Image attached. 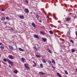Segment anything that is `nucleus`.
Returning a JSON list of instances; mask_svg holds the SVG:
<instances>
[{
  "instance_id": "nucleus-1",
  "label": "nucleus",
  "mask_w": 77,
  "mask_h": 77,
  "mask_svg": "<svg viewBox=\"0 0 77 77\" xmlns=\"http://www.w3.org/2000/svg\"><path fill=\"white\" fill-rule=\"evenodd\" d=\"M7 62L9 63V64H10V65H11V66H13V65H14V62L11 61L8 59H7Z\"/></svg>"
},
{
  "instance_id": "nucleus-2",
  "label": "nucleus",
  "mask_w": 77,
  "mask_h": 77,
  "mask_svg": "<svg viewBox=\"0 0 77 77\" xmlns=\"http://www.w3.org/2000/svg\"><path fill=\"white\" fill-rule=\"evenodd\" d=\"M8 57L9 59H14V57L12 55H8Z\"/></svg>"
},
{
  "instance_id": "nucleus-3",
  "label": "nucleus",
  "mask_w": 77,
  "mask_h": 77,
  "mask_svg": "<svg viewBox=\"0 0 77 77\" xmlns=\"http://www.w3.org/2000/svg\"><path fill=\"white\" fill-rule=\"evenodd\" d=\"M38 74H39V75H44L45 74V73L44 72H38Z\"/></svg>"
},
{
  "instance_id": "nucleus-4",
  "label": "nucleus",
  "mask_w": 77,
  "mask_h": 77,
  "mask_svg": "<svg viewBox=\"0 0 77 77\" xmlns=\"http://www.w3.org/2000/svg\"><path fill=\"white\" fill-rule=\"evenodd\" d=\"M65 19L66 21H70V20H71V18L69 17H67Z\"/></svg>"
},
{
  "instance_id": "nucleus-5",
  "label": "nucleus",
  "mask_w": 77,
  "mask_h": 77,
  "mask_svg": "<svg viewBox=\"0 0 77 77\" xmlns=\"http://www.w3.org/2000/svg\"><path fill=\"white\" fill-rule=\"evenodd\" d=\"M24 11L26 14H29V9L27 8L24 9Z\"/></svg>"
},
{
  "instance_id": "nucleus-6",
  "label": "nucleus",
  "mask_w": 77,
  "mask_h": 77,
  "mask_svg": "<svg viewBox=\"0 0 77 77\" xmlns=\"http://www.w3.org/2000/svg\"><path fill=\"white\" fill-rule=\"evenodd\" d=\"M9 48L11 50H12V51H13L14 50V47L11 45H9Z\"/></svg>"
},
{
  "instance_id": "nucleus-7",
  "label": "nucleus",
  "mask_w": 77,
  "mask_h": 77,
  "mask_svg": "<svg viewBox=\"0 0 77 77\" xmlns=\"http://www.w3.org/2000/svg\"><path fill=\"white\" fill-rule=\"evenodd\" d=\"M24 66L26 69H30V68H29V67L26 63L24 64Z\"/></svg>"
},
{
  "instance_id": "nucleus-8",
  "label": "nucleus",
  "mask_w": 77,
  "mask_h": 77,
  "mask_svg": "<svg viewBox=\"0 0 77 77\" xmlns=\"http://www.w3.org/2000/svg\"><path fill=\"white\" fill-rule=\"evenodd\" d=\"M34 37L35 38H37V39H39V37L38 36V35L34 34Z\"/></svg>"
},
{
  "instance_id": "nucleus-9",
  "label": "nucleus",
  "mask_w": 77,
  "mask_h": 77,
  "mask_svg": "<svg viewBox=\"0 0 77 77\" xmlns=\"http://www.w3.org/2000/svg\"><path fill=\"white\" fill-rule=\"evenodd\" d=\"M42 39L43 42H46L47 41V39L46 38H42Z\"/></svg>"
},
{
  "instance_id": "nucleus-10",
  "label": "nucleus",
  "mask_w": 77,
  "mask_h": 77,
  "mask_svg": "<svg viewBox=\"0 0 77 77\" xmlns=\"http://www.w3.org/2000/svg\"><path fill=\"white\" fill-rule=\"evenodd\" d=\"M48 62L49 63L50 65H53V64L51 63V61L50 60H48Z\"/></svg>"
},
{
  "instance_id": "nucleus-11",
  "label": "nucleus",
  "mask_w": 77,
  "mask_h": 77,
  "mask_svg": "<svg viewBox=\"0 0 77 77\" xmlns=\"http://www.w3.org/2000/svg\"><path fill=\"white\" fill-rule=\"evenodd\" d=\"M32 26H33V27H34L35 28V27H36V25H35V24L33 23H32Z\"/></svg>"
},
{
  "instance_id": "nucleus-12",
  "label": "nucleus",
  "mask_w": 77,
  "mask_h": 77,
  "mask_svg": "<svg viewBox=\"0 0 77 77\" xmlns=\"http://www.w3.org/2000/svg\"><path fill=\"white\" fill-rule=\"evenodd\" d=\"M19 17L20 18H21V19H24V17L23 15H20Z\"/></svg>"
},
{
  "instance_id": "nucleus-13",
  "label": "nucleus",
  "mask_w": 77,
  "mask_h": 77,
  "mask_svg": "<svg viewBox=\"0 0 77 77\" xmlns=\"http://www.w3.org/2000/svg\"><path fill=\"white\" fill-rule=\"evenodd\" d=\"M14 73H15V74H17V73H18V71L17 70H15L13 71Z\"/></svg>"
},
{
  "instance_id": "nucleus-14",
  "label": "nucleus",
  "mask_w": 77,
  "mask_h": 77,
  "mask_svg": "<svg viewBox=\"0 0 77 77\" xmlns=\"http://www.w3.org/2000/svg\"><path fill=\"white\" fill-rule=\"evenodd\" d=\"M71 51L72 53H74V52L75 51V50L74 49V48H72L71 49Z\"/></svg>"
},
{
  "instance_id": "nucleus-15",
  "label": "nucleus",
  "mask_w": 77,
  "mask_h": 77,
  "mask_svg": "<svg viewBox=\"0 0 77 77\" xmlns=\"http://www.w3.org/2000/svg\"><path fill=\"white\" fill-rule=\"evenodd\" d=\"M21 59L22 60V62H23V63H24V61H25V60L24 58H21Z\"/></svg>"
},
{
  "instance_id": "nucleus-16",
  "label": "nucleus",
  "mask_w": 77,
  "mask_h": 77,
  "mask_svg": "<svg viewBox=\"0 0 77 77\" xmlns=\"http://www.w3.org/2000/svg\"><path fill=\"white\" fill-rule=\"evenodd\" d=\"M0 48L2 50H3L4 49L5 47L4 46H1L0 47Z\"/></svg>"
},
{
  "instance_id": "nucleus-17",
  "label": "nucleus",
  "mask_w": 77,
  "mask_h": 77,
  "mask_svg": "<svg viewBox=\"0 0 77 77\" xmlns=\"http://www.w3.org/2000/svg\"><path fill=\"white\" fill-rule=\"evenodd\" d=\"M19 50H20V51H24V50L22 49L21 48H18Z\"/></svg>"
},
{
  "instance_id": "nucleus-18",
  "label": "nucleus",
  "mask_w": 77,
  "mask_h": 77,
  "mask_svg": "<svg viewBox=\"0 0 77 77\" xmlns=\"http://www.w3.org/2000/svg\"><path fill=\"white\" fill-rule=\"evenodd\" d=\"M57 75H58V76H59L60 77H62V76L60 74V73H59L57 72Z\"/></svg>"
},
{
  "instance_id": "nucleus-19",
  "label": "nucleus",
  "mask_w": 77,
  "mask_h": 77,
  "mask_svg": "<svg viewBox=\"0 0 77 77\" xmlns=\"http://www.w3.org/2000/svg\"><path fill=\"white\" fill-rule=\"evenodd\" d=\"M1 20H2V21H5V17H2L1 18Z\"/></svg>"
},
{
  "instance_id": "nucleus-20",
  "label": "nucleus",
  "mask_w": 77,
  "mask_h": 77,
  "mask_svg": "<svg viewBox=\"0 0 77 77\" xmlns=\"http://www.w3.org/2000/svg\"><path fill=\"white\" fill-rule=\"evenodd\" d=\"M32 62L33 63H34V64H35L33 65V67H34L35 66H36V63L35 62V61H33Z\"/></svg>"
},
{
  "instance_id": "nucleus-21",
  "label": "nucleus",
  "mask_w": 77,
  "mask_h": 77,
  "mask_svg": "<svg viewBox=\"0 0 77 77\" xmlns=\"http://www.w3.org/2000/svg\"><path fill=\"white\" fill-rule=\"evenodd\" d=\"M36 17L37 19L38 20V19H39V15L38 14H36Z\"/></svg>"
},
{
  "instance_id": "nucleus-22",
  "label": "nucleus",
  "mask_w": 77,
  "mask_h": 77,
  "mask_svg": "<svg viewBox=\"0 0 77 77\" xmlns=\"http://www.w3.org/2000/svg\"><path fill=\"white\" fill-rule=\"evenodd\" d=\"M52 62L53 63H54V64H55V63H55V61H54V60L53 59H52Z\"/></svg>"
},
{
  "instance_id": "nucleus-23",
  "label": "nucleus",
  "mask_w": 77,
  "mask_h": 77,
  "mask_svg": "<svg viewBox=\"0 0 77 77\" xmlns=\"http://www.w3.org/2000/svg\"><path fill=\"white\" fill-rule=\"evenodd\" d=\"M43 62V63H46V61H45V59H43L42 60Z\"/></svg>"
},
{
  "instance_id": "nucleus-24",
  "label": "nucleus",
  "mask_w": 77,
  "mask_h": 77,
  "mask_svg": "<svg viewBox=\"0 0 77 77\" xmlns=\"http://www.w3.org/2000/svg\"><path fill=\"white\" fill-rule=\"evenodd\" d=\"M49 32L50 33L51 35H53V31H51V30H50L49 31Z\"/></svg>"
},
{
  "instance_id": "nucleus-25",
  "label": "nucleus",
  "mask_w": 77,
  "mask_h": 77,
  "mask_svg": "<svg viewBox=\"0 0 77 77\" xmlns=\"http://www.w3.org/2000/svg\"><path fill=\"white\" fill-rule=\"evenodd\" d=\"M40 66L41 68H43V65H42V64H40Z\"/></svg>"
},
{
  "instance_id": "nucleus-26",
  "label": "nucleus",
  "mask_w": 77,
  "mask_h": 77,
  "mask_svg": "<svg viewBox=\"0 0 77 77\" xmlns=\"http://www.w3.org/2000/svg\"><path fill=\"white\" fill-rule=\"evenodd\" d=\"M48 51V52L50 53H51V50H50L49 49H47Z\"/></svg>"
},
{
  "instance_id": "nucleus-27",
  "label": "nucleus",
  "mask_w": 77,
  "mask_h": 77,
  "mask_svg": "<svg viewBox=\"0 0 77 77\" xmlns=\"http://www.w3.org/2000/svg\"><path fill=\"white\" fill-rule=\"evenodd\" d=\"M64 72L67 75H68V72H67V71L66 70H64Z\"/></svg>"
},
{
  "instance_id": "nucleus-28",
  "label": "nucleus",
  "mask_w": 77,
  "mask_h": 77,
  "mask_svg": "<svg viewBox=\"0 0 77 77\" xmlns=\"http://www.w3.org/2000/svg\"><path fill=\"white\" fill-rule=\"evenodd\" d=\"M40 33L42 35H44V32H43L42 31H40Z\"/></svg>"
},
{
  "instance_id": "nucleus-29",
  "label": "nucleus",
  "mask_w": 77,
  "mask_h": 77,
  "mask_svg": "<svg viewBox=\"0 0 77 77\" xmlns=\"http://www.w3.org/2000/svg\"><path fill=\"white\" fill-rule=\"evenodd\" d=\"M36 57H41V56L38 55H36Z\"/></svg>"
},
{
  "instance_id": "nucleus-30",
  "label": "nucleus",
  "mask_w": 77,
  "mask_h": 77,
  "mask_svg": "<svg viewBox=\"0 0 77 77\" xmlns=\"http://www.w3.org/2000/svg\"><path fill=\"white\" fill-rule=\"evenodd\" d=\"M34 49H36V51H37L38 50L37 49V48H36V47L35 46H34Z\"/></svg>"
},
{
  "instance_id": "nucleus-31",
  "label": "nucleus",
  "mask_w": 77,
  "mask_h": 77,
  "mask_svg": "<svg viewBox=\"0 0 77 77\" xmlns=\"http://www.w3.org/2000/svg\"><path fill=\"white\" fill-rule=\"evenodd\" d=\"M7 60V59L6 58H4L3 59V60L4 61V62H6V60Z\"/></svg>"
},
{
  "instance_id": "nucleus-32",
  "label": "nucleus",
  "mask_w": 77,
  "mask_h": 77,
  "mask_svg": "<svg viewBox=\"0 0 77 77\" xmlns=\"http://www.w3.org/2000/svg\"><path fill=\"white\" fill-rule=\"evenodd\" d=\"M51 67H52V68H53V69H55V68H54V66H53V65H51Z\"/></svg>"
},
{
  "instance_id": "nucleus-33",
  "label": "nucleus",
  "mask_w": 77,
  "mask_h": 77,
  "mask_svg": "<svg viewBox=\"0 0 77 77\" xmlns=\"http://www.w3.org/2000/svg\"><path fill=\"white\" fill-rule=\"evenodd\" d=\"M70 41L71 42H72V43H74V41H72V40H70Z\"/></svg>"
},
{
  "instance_id": "nucleus-34",
  "label": "nucleus",
  "mask_w": 77,
  "mask_h": 77,
  "mask_svg": "<svg viewBox=\"0 0 77 77\" xmlns=\"http://www.w3.org/2000/svg\"><path fill=\"white\" fill-rule=\"evenodd\" d=\"M6 19H7V20H9V18L8 17H6Z\"/></svg>"
},
{
  "instance_id": "nucleus-35",
  "label": "nucleus",
  "mask_w": 77,
  "mask_h": 77,
  "mask_svg": "<svg viewBox=\"0 0 77 77\" xmlns=\"http://www.w3.org/2000/svg\"><path fill=\"white\" fill-rule=\"evenodd\" d=\"M26 3H29V2L27 0H26Z\"/></svg>"
},
{
  "instance_id": "nucleus-36",
  "label": "nucleus",
  "mask_w": 77,
  "mask_h": 77,
  "mask_svg": "<svg viewBox=\"0 0 77 77\" xmlns=\"http://www.w3.org/2000/svg\"><path fill=\"white\" fill-rule=\"evenodd\" d=\"M5 11V9H2V11Z\"/></svg>"
},
{
  "instance_id": "nucleus-37",
  "label": "nucleus",
  "mask_w": 77,
  "mask_h": 77,
  "mask_svg": "<svg viewBox=\"0 0 77 77\" xmlns=\"http://www.w3.org/2000/svg\"><path fill=\"white\" fill-rule=\"evenodd\" d=\"M75 34L76 36H77V31H76L75 32Z\"/></svg>"
},
{
  "instance_id": "nucleus-38",
  "label": "nucleus",
  "mask_w": 77,
  "mask_h": 77,
  "mask_svg": "<svg viewBox=\"0 0 77 77\" xmlns=\"http://www.w3.org/2000/svg\"><path fill=\"white\" fill-rule=\"evenodd\" d=\"M76 18H77V17H76V16H75L74 17V19H75Z\"/></svg>"
},
{
  "instance_id": "nucleus-39",
  "label": "nucleus",
  "mask_w": 77,
  "mask_h": 77,
  "mask_svg": "<svg viewBox=\"0 0 77 77\" xmlns=\"http://www.w3.org/2000/svg\"><path fill=\"white\" fill-rule=\"evenodd\" d=\"M39 22H40V23H42V21L41 20H39Z\"/></svg>"
},
{
  "instance_id": "nucleus-40",
  "label": "nucleus",
  "mask_w": 77,
  "mask_h": 77,
  "mask_svg": "<svg viewBox=\"0 0 77 77\" xmlns=\"http://www.w3.org/2000/svg\"><path fill=\"white\" fill-rule=\"evenodd\" d=\"M5 25H6V24H7V22H5Z\"/></svg>"
},
{
  "instance_id": "nucleus-41",
  "label": "nucleus",
  "mask_w": 77,
  "mask_h": 77,
  "mask_svg": "<svg viewBox=\"0 0 77 77\" xmlns=\"http://www.w3.org/2000/svg\"><path fill=\"white\" fill-rule=\"evenodd\" d=\"M2 63H3V64H5V63L4 62L2 61Z\"/></svg>"
},
{
  "instance_id": "nucleus-42",
  "label": "nucleus",
  "mask_w": 77,
  "mask_h": 77,
  "mask_svg": "<svg viewBox=\"0 0 77 77\" xmlns=\"http://www.w3.org/2000/svg\"><path fill=\"white\" fill-rule=\"evenodd\" d=\"M47 18H49V17L48 16V15L47 16Z\"/></svg>"
},
{
  "instance_id": "nucleus-43",
  "label": "nucleus",
  "mask_w": 77,
  "mask_h": 77,
  "mask_svg": "<svg viewBox=\"0 0 77 77\" xmlns=\"http://www.w3.org/2000/svg\"><path fill=\"white\" fill-rule=\"evenodd\" d=\"M61 44H64V42H62Z\"/></svg>"
},
{
  "instance_id": "nucleus-44",
  "label": "nucleus",
  "mask_w": 77,
  "mask_h": 77,
  "mask_svg": "<svg viewBox=\"0 0 77 77\" xmlns=\"http://www.w3.org/2000/svg\"><path fill=\"white\" fill-rule=\"evenodd\" d=\"M2 44V43H0V45H1Z\"/></svg>"
},
{
  "instance_id": "nucleus-45",
  "label": "nucleus",
  "mask_w": 77,
  "mask_h": 77,
  "mask_svg": "<svg viewBox=\"0 0 77 77\" xmlns=\"http://www.w3.org/2000/svg\"><path fill=\"white\" fill-rule=\"evenodd\" d=\"M9 67H10V68H11V65H9Z\"/></svg>"
},
{
  "instance_id": "nucleus-46",
  "label": "nucleus",
  "mask_w": 77,
  "mask_h": 77,
  "mask_svg": "<svg viewBox=\"0 0 77 77\" xmlns=\"http://www.w3.org/2000/svg\"><path fill=\"white\" fill-rule=\"evenodd\" d=\"M38 48H39V49H40V47H38Z\"/></svg>"
},
{
  "instance_id": "nucleus-47",
  "label": "nucleus",
  "mask_w": 77,
  "mask_h": 77,
  "mask_svg": "<svg viewBox=\"0 0 77 77\" xmlns=\"http://www.w3.org/2000/svg\"><path fill=\"white\" fill-rule=\"evenodd\" d=\"M3 15H4V16H5V15L4 14H3Z\"/></svg>"
},
{
  "instance_id": "nucleus-48",
  "label": "nucleus",
  "mask_w": 77,
  "mask_h": 77,
  "mask_svg": "<svg viewBox=\"0 0 77 77\" xmlns=\"http://www.w3.org/2000/svg\"><path fill=\"white\" fill-rule=\"evenodd\" d=\"M53 15H55V14L54 13V14H53Z\"/></svg>"
},
{
  "instance_id": "nucleus-49",
  "label": "nucleus",
  "mask_w": 77,
  "mask_h": 77,
  "mask_svg": "<svg viewBox=\"0 0 77 77\" xmlns=\"http://www.w3.org/2000/svg\"><path fill=\"white\" fill-rule=\"evenodd\" d=\"M1 57V54H0V57Z\"/></svg>"
},
{
  "instance_id": "nucleus-50",
  "label": "nucleus",
  "mask_w": 77,
  "mask_h": 77,
  "mask_svg": "<svg viewBox=\"0 0 77 77\" xmlns=\"http://www.w3.org/2000/svg\"><path fill=\"white\" fill-rule=\"evenodd\" d=\"M0 68H1V67H0Z\"/></svg>"
}]
</instances>
